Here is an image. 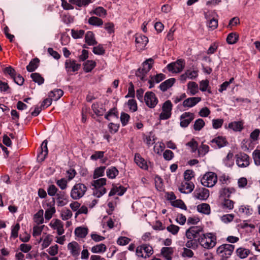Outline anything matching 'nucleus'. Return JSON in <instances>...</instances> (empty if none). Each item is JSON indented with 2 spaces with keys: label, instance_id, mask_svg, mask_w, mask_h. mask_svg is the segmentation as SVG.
<instances>
[{
  "label": "nucleus",
  "instance_id": "obj_1",
  "mask_svg": "<svg viewBox=\"0 0 260 260\" xmlns=\"http://www.w3.org/2000/svg\"><path fill=\"white\" fill-rule=\"evenodd\" d=\"M187 239L185 246L196 250L199 245L206 249H211L216 244V236L213 233H204L201 226H192L185 232Z\"/></svg>",
  "mask_w": 260,
  "mask_h": 260
},
{
  "label": "nucleus",
  "instance_id": "obj_2",
  "mask_svg": "<svg viewBox=\"0 0 260 260\" xmlns=\"http://www.w3.org/2000/svg\"><path fill=\"white\" fill-rule=\"evenodd\" d=\"M106 182L107 179L105 178L97 179L92 181L91 184L95 188L93 194L95 197L100 198L106 193L107 190L104 186L106 184Z\"/></svg>",
  "mask_w": 260,
  "mask_h": 260
},
{
  "label": "nucleus",
  "instance_id": "obj_3",
  "mask_svg": "<svg viewBox=\"0 0 260 260\" xmlns=\"http://www.w3.org/2000/svg\"><path fill=\"white\" fill-rule=\"evenodd\" d=\"M86 186L81 183H76L72 187L70 196L74 200H77L82 198L87 191Z\"/></svg>",
  "mask_w": 260,
  "mask_h": 260
},
{
  "label": "nucleus",
  "instance_id": "obj_4",
  "mask_svg": "<svg viewBox=\"0 0 260 260\" xmlns=\"http://www.w3.org/2000/svg\"><path fill=\"white\" fill-rule=\"evenodd\" d=\"M234 248L235 246L233 245L224 244L217 248L216 253L223 259H226L232 255Z\"/></svg>",
  "mask_w": 260,
  "mask_h": 260
},
{
  "label": "nucleus",
  "instance_id": "obj_5",
  "mask_svg": "<svg viewBox=\"0 0 260 260\" xmlns=\"http://www.w3.org/2000/svg\"><path fill=\"white\" fill-rule=\"evenodd\" d=\"M217 181V177L215 173L208 172L202 178L201 182L202 184L207 187H212Z\"/></svg>",
  "mask_w": 260,
  "mask_h": 260
},
{
  "label": "nucleus",
  "instance_id": "obj_6",
  "mask_svg": "<svg viewBox=\"0 0 260 260\" xmlns=\"http://www.w3.org/2000/svg\"><path fill=\"white\" fill-rule=\"evenodd\" d=\"M136 253L137 256L146 258L152 254L153 248L149 245L142 244L137 247Z\"/></svg>",
  "mask_w": 260,
  "mask_h": 260
},
{
  "label": "nucleus",
  "instance_id": "obj_7",
  "mask_svg": "<svg viewBox=\"0 0 260 260\" xmlns=\"http://www.w3.org/2000/svg\"><path fill=\"white\" fill-rule=\"evenodd\" d=\"M173 105L170 101H166L162 106V112L159 115V118L162 120L169 119L171 116Z\"/></svg>",
  "mask_w": 260,
  "mask_h": 260
},
{
  "label": "nucleus",
  "instance_id": "obj_8",
  "mask_svg": "<svg viewBox=\"0 0 260 260\" xmlns=\"http://www.w3.org/2000/svg\"><path fill=\"white\" fill-rule=\"evenodd\" d=\"M195 115L193 113L185 112L182 113L180 117V125L185 128L188 126L190 122L194 119Z\"/></svg>",
  "mask_w": 260,
  "mask_h": 260
},
{
  "label": "nucleus",
  "instance_id": "obj_9",
  "mask_svg": "<svg viewBox=\"0 0 260 260\" xmlns=\"http://www.w3.org/2000/svg\"><path fill=\"white\" fill-rule=\"evenodd\" d=\"M146 105L150 108H154L158 103V99L152 91L146 92L144 96Z\"/></svg>",
  "mask_w": 260,
  "mask_h": 260
},
{
  "label": "nucleus",
  "instance_id": "obj_10",
  "mask_svg": "<svg viewBox=\"0 0 260 260\" xmlns=\"http://www.w3.org/2000/svg\"><path fill=\"white\" fill-rule=\"evenodd\" d=\"M236 162L239 167L245 168L248 167L250 164L249 156L244 153H240L236 155Z\"/></svg>",
  "mask_w": 260,
  "mask_h": 260
},
{
  "label": "nucleus",
  "instance_id": "obj_11",
  "mask_svg": "<svg viewBox=\"0 0 260 260\" xmlns=\"http://www.w3.org/2000/svg\"><path fill=\"white\" fill-rule=\"evenodd\" d=\"M185 63L183 60L179 59L176 62L169 63L167 65L168 70L172 73H178L181 72L184 69Z\"/></svg>",
  "mask_w": 260,
  "mask_h": 260
},
{
  "label": "nucleus",
  "instance_id": "obj_12",
  "mask_svg": "<svg viewBox=\"0 0 260 260\" xmlns=\"http://www.w3.org/2000/svg\"><path fill=\"white\" fill-rule=\"evenodd\" d=\"M193 197L196 199L200 200H206L209 196V191L205 188H197L193 193Z\"/></svg>",
  "mask_w": 260,
  "mask_h": 260
},
{
  "label": "nucleus",
  "instance_id": "obj_13",
  "mask_svg": "<svg viewBox=\"0 0 260 260\" xmlns=\"http://www.w3.org/2000/svg\"><path fill=\"white\" fill-rule=\"evenodd\" d=\"M81 65L77 63L76 61L72 59H67L65 62V68L68 72H74L78 71Z\"/></svg>",
  "mask_w": 260,
  "mask_h": 260
},
{
  "label": "nucleus",
  "instance_id": "obj_14",
  "mask_svg": "<svg viewBox=\"0 0 260 260\" xmlns=\"http://www.w3.org/2000/svg\"><path fill=\"white\" fill-rule=\"evenodd\" d=\"M194 188V184L191 182L183 181L179 187V190L183 193H189Z\"/></svg>",
  "mask_w": 260,
  "mask_h": 260
},
{
  "label": "nucleus",
  "instance_id": "obj_15",
  "mask_svg": "<svg viewBox=\"0 0 260 260\" xmlns=\"http://www.w3.org/2000/svg\"><path fill=\"white\" fill-rule=\"evenodd\" d=\"M226 140L222 136H218L210 141V145L215 148H220L226 145Z\"/></svg>",
  "mask_w": 260,
  "mask_h": 260
},
{
  "label": "nucleus",
  "instance_id": "obj_16",
  "mask_svg": "<svg viewBox=\"0 0 260 260\" xmlns=\"http://www.w3.org/2000/svg\"><path fill=\"white\" fill-rule=\"evenodd\" d=\"M50 225L53 229L57 231L58 235H62L64 232L63 223L59 219H55L54 221L52 220L50 222Z\"/></svg>",
  "mask_w": 260,
  "mask_h": 260
},
{
  "label": "nucleus",
  "instance_id": "obj_17",
  "mask_svg": "<svg viewBox=\"0 0 260 260\" xmlns=\"http://www.w3.org/2000/svg\"><path fill=\"white\" fill-rule=\"evenodd\" d=\"M135 42L137 47L142 49L145 48L148 42V39L144 35L138 34L136 36Z\"/></svg>",
  "mask_w": 260,
  "mask_h": 260
},
{
  "label": "nucleus",
  "instance_id": "obj_18",
  "mask_svg": "<svg viewBox=\"0 0 260 260\" xmlns=\"http://www.w3.org/2000/svg\"><path fill=\"white\" fill-rule=\"evenodd\" d=\"M48 154L47 141L44 140L41 146V151L38 155L39 161H43Z\"/></svg>",
  "mask_w": 260,
  "mask_h": 260
},
{
  "label": "nucleus",
  "instance_id": "obj_19",
  "mask_svg": "<svg viewBox=\"0 0 260 260\" xmlns=\"http://www.w3.org/2000/svg\"><path fill=\"white\" fill-rule=\"evenodd\" d=\"M68 249L70 251L73 256H77L79 255L80 247L77 242L73 241L69 243L68 245Z\"/></svg>",
  "mask_w": 260,
  "mask_h": 260
},
{
  "label": "nucleus",
  "instance_id": "obj_20",
  "mask_svg": "<svg viewBox=\"0 0 260 260\" xmlns=\"http://www.w3.org/2000/svg\"><path fill=\"white\" fill-rule=\"evenodd\" d=\"M201 101L200 97L189 98L185 100L183 102V106L184 107L191 108L197 105Z\"/></svg>",
  "mask_w": 260,
  "mask_h": 260
},
{
  "label": "nucleus",
  "instance_id": "obj_21",
  "mask_svg": "<svg viewBox=\"0 0 260 260\" xmlns=\"http://www.w3.org/2000/svg\"><path fill=\"white\" fill-rule=\"evenodd\" d=\"M161 254L166 260H172V255L174 253V248L164 247L161 249Z\"/></svg>",
  "mask_w": 260,
  "mask_h": 260
},
{
  "label": "nucleus",
  "instance_id": "obj_22",
  "mask_svg": "<svg viewBox=\"0 0 260 260\" xmlns=\"http://www.w3.org/2000/svg\"><path fill=\"white\" fill-rule=\"evenodd\" d=\"M47 206L48 208L45 212V218L49 220L52 217L53 215L55 213L56 210L54 204L51 205V203H47Z\"/></svg>",
  "mask_w": 260,
  "mask_h": 260
},
{
  "label": "nucleus",
  "instance_id": "obj_23",
  "mask_svg": "<svg viewBox=\"0 0 260 260\" xmlns=\"http://www.w3.org/2000/svg\"><path fill=\"white\" fill-rule=\"evenodd\" d=\"M125 191L126 188L121 185L113 186L109 193V196H113L116 194L118 196H122Z\"/></svg>",
  "mask_w": 260,
  "mask_h": 260
},
{
  "label": "nucleus",
  "instance_id": "obj_24",
  "mask_svg": "<svg viewBox=\"0 0 260 260\" xmlns=\"http://www.w3.org/2000/svg\"><path fill=\"white\" fill-rule=\"evenodd\" d=\"M135 161L141 168L147 170L148 166L145 160L141 157L139 154H136L135 155Z\"/></svg>",
  "mask_w": 260,
  "mask_h": 260
},
{
  "label": "nucleus",
  "instance_id": "obj_25",
  "mask_svg": "<svg viewBox=\"0 0 260 260\" xmlns=\"http://www.w3.org/2000/svg\"><path fill=\"white\" fill-rule=\"evenodd\" d=\"M85 42L90 46H93L97 44L98 42L95 40L94 34L90 31H88L85 36Z\"/></svg>",
  "mask_w": 260,
  "mask_h": 260
},
{
  "label": "nucleus",
  "instance_id": "obj_26",
  "mask_svg": "<svg viewBox=\"0 0 260 260\" xmlns=\"http://www.w3.org/2000/svg\"><path fill=\"white\" fill-rule=\"evenodd\" d=\"M175 82V79L174 78H170L162 82L159 85V88L162 91H166L173 85Z\"/></svg>",
  "mask_w": 260,
  "mask_h": 260
},
{
  "label": "nucleus",
  "instance_id": "obj_27",
  "mask_svg": "<svg viewBox=\"0 0 260 260\" xmlns=\"http://www.w3.org/2000/svg\"><path fill=\"white\" fill-rule=\"evenodd\" d=\"M228 127L235 132H240L243 128V123L241 121H234L229 124Z\"/></svg>",
  "mask_w": 260,
  "mask_h": 260
},
{
  "label": "nucleus",
  "instance_id": "obj_28",
  "mask_svg": "<svg viewBox=\"0 0 260 260\" xmlns=\"http://www.w3.org/2000/svg\"><path fill=\"white\" fill-rule=\"evenodd\" d=\"M63 94V92L60 89H56L51 91L49 93V97L51 98L52 100L57 101Z\"/></svg>",
  "mask_w": 260,
  "mask_h": 260
},
{
  "label": "nucleus",
  "instance_id": "obj_29",
  "mask_svg": "<svg viewBox=\"0 0 260 260\" xmlns=\"http://www.w3.org/2000/svg\"><path fill=\"white\" fill-rule=\"evenodd\" d=\"M107 247L105 244L101 243L93 246L91 248V251L94 253H103L106 251Z\"/></svg>",
  "mask_w": 260,
  "mask_h": 260
},
{
  "label": "nucleus",
  "instance_id": "obj_30",
  "mask_svg": "<svg viewBox=\"0 0 260 260\" xmlns=\"http://www.w3.org/2000/svg\"><path fill=\"white\" fill-rule=\"evenodd\" d=\"M88 234V229L83 227H78L75 230V235L79 238H83L86 237Z\"/></svg>",
  "mask_w": 260,
  "mask_h": 260
},
{
  "label": "nucleus",
  "instance_id": "obj_31",
  "mask_svg": "<svg viewBox=\"0 0 260 260\" xmlns=\"http://www.w3.org/2000/svg\"><path fill=\"white\" fill-rule=\"evenodd\" d=\"M165 78V75L163 74H157L154 78H152L151 80L148 81L150 84L149 88H151L154 86V83H159Z\"/></svg>",
  "mask_w": 260,
  "mask_h": 260
},
{
  "label": "nucleus",
  "instance_id": "obj_32",
  "mask_svg": "<svg viewBox=\"0 0 260 260\" xmlns=\"http://www.w3.org/2000/svg\"><path fill=\"white\" fill-rule=\"evenodd\" d=\"M197 210L199 212L208 215L210 213V207L209 204L202 203L197 206Z\"/></svg>",
  "mask_w": 260,
  "mask_h": 260
},
{
  "label": "nucleus",
  "instance_id": "obj_33",
  "mask_svg": "<svg viewBox=\"0 0 260 260\" xmlns=\"http://www.w3.org/2000/svg\"><path fill=\"white\" fill-rule=\"evenodd\" d=\"M43 214V210L41 209L34 215V220L38 225L44 222Z\"/></svg>",
  "mask_w": 260,
  "mask_h": 260
},
{
  "label": "nucleus",
  "instance_id": "obj_34",
  "mask_svg": "<svg viewBox=\"0 0 260 260\" xmlns=\"http://www.w3.org/2000/svg\"><path fill=\"white\" fill-rule=\"evenodd\" d=\"M39 63V59L38 58H35L31 60L26 67L27 71L29 72L34 71L38 68Z\"/></svg>",
  "mask_w": 260,
  "mask_h": 260
},
{
  "label": "nucleus",
  "instance_id": "obj_35",
  "mask_svg": "<svg viewBox=\"0 0 260 260\" xmlns=\"http://www.w3.org/2000/svg\"><path fill=\"white\" fill-rule=\"evenodd\" d=\"M105 169L106 167L105 166H101L95 168L93 172V178L96 179L104 176Z\"/></svg>",
  "mask_w": 260,
  "mask_h": 260
},
{
  "label": "nucleus",
  "instance_id": "obj_36",
  "mask_svg": "<svg viewBox=\"0 0 260 260\" xmlns=\"http://www.w3.org/2000/svg\"><path fill=\"white\" fill-rule=\"evenodd\" d=\"M91 2V0H69V3L71 4L75 5L79 7H86Z\"/></svg>",
  "mask_w": 260,
  "mask_h": 260
},
{
  "label": "nucleus",
  "instance_id": "obj_37",
  "mask_svg": "<svg viewBox=\"0 0 260 260\" xmlns=\"http://www.w3.org/2000/svg\"><path fill=\"white\" fill-rule=\"evenodd\" d=\"M119 171L115 167H111L106 171V175L109 178L114 179L118 175Z\"/></svg>",
  "mask_w": 260,
  "mask_h": 260
},
{
  "label": "nucleus",
  "instance_id": "obj_38",
  "mask_svg": "<svg viewBox=\"0 0 260 260\" xmlns=\"http://www.w3.org/2000/svg\"><path fill=\"white\" fill-rule=\"evenodd\" d=\"M233 156V153L231 152H229L226 157L223 159V162L226 167H231L234 165V160Z\"/></svg>",
  "mask_w": 260,
  "mask_h": 260
},
{
  "label": "nucleus",
  "instance_id": "obj_39",
  "mask_svg": "<svg viewBox=\"0 0 260 260\" xmlns=\"http://www.w3.org/2000/svg\"><path fill=\"white\" fill-rule=\"evenodd\" d=\"M88 22L89 24L97 26H101L103 24V21L101 19L95 16L90 17Z\"/></svg>",
  "mask_w": 260,
  "mask_h": 260
},
{
  "label": "nucleus",
  "instance_id": "obj_40",
  "mask_svg": "<svg viewBox=\"0 0 260 260\" xmlns=\"http://www.w3.org/2000/svg\"><path fill=\"white\" fill-rule=\"evenodd\" d=\"M85 34V31L82 29H74L71 30V36L75 39L82 38Z\"/></svg>",
  "mask_w": 260,
  "mask_h": 260
},
{
  "label": "nucleus",
  "instance_id": "obj_41",
  "mask_svg": "<svg viewBox=\"0 0 260 260\" xmlns=\"http://www.w3.org/2000/svg\"><path fill=\"white\" fill-rule=\"evenodd\" d=\"M205 17L207 20H209V22L208 24L209 27L213 30L217 28L218 26V20L217 19L214 18L210 19L206 13H205Z\"/></svg>",
  "mask_w": 260,
  "mask_h": 260
},
{
  "label": "nucleus",
  "instance_id": "obj_42",
  "mask_svg": "<svg viewBox=\"0 0 260 260\" xmlns=\"http://www.w3.org/2000/svg\"><path fill=\"white\" fill-rule=\"evenodd\" d=\"M152 62L153 59L152 58H149L143 63L142 67L141 68L144 71V73H148L149 72L152 68L151 64Z\"/></svg>",
  "mask_w": 260,
  "mask_h": 260
},
{
  "label": "nucleus",
  "instance_id": "obj_43",
  "mask_svg": "<svg viewBox=\"0 0 260 260\" xmlns=\"http://www.w3.org/2000/svg\"><path fill=\"white\" fill-rule=\"evenodd\" d=\"M238 35L235 32L229 34L226 38V42L229 44L236 43L238 40Z\"/></svg>",
  "mask_w": 260,
  "mask_h": 260
},
{
  "label": "nucleus",
  "instance_id": "obj_44",
  "mask_svg": "<svg viewBox=\"0 0 260 260\" xmlns=\"http://www.w3.org/2000/svg\"><path fill=\"white\" fill-rule=\"evenodd\" d=\"M233 188H222L219 192L220 197L223 198L224 199L230 198L231 194L233 192Z\"/></svg>",
  "mask_w": 260,
  "mask_h": 260
},
{
  "label": "nucleus",
  "instance_id": "obj_45",
  "mask_svg": "<svg viewBox=\"0 0 260 260\" xmlns=\"http://www.w3.org/2000/svg\"><path fill=\"white\" fill-rule=\"evenodd\" d=\"M52 236L51 235H47L43 240V242L41 244L42 248L45 249L48 247L52 241Z\"/></svg>",
  "mask_w": 260,
  "mask_h": 260
},
{
  "label": "nucleus",
  "instance_id": "obj_46",
  "mask_svg": "<svg viewBox=\"0 0 260 260\" xmlns=\"http://www.w3.org/2000/svg\"><path fill=\"white\" fill-rule=\"evenodd\" d=\"M92 13L99 17H105L107 11L102 7H98L92 11Z\"/></svg>",
  "mask_w": 260,
  "mask_h": 260
},
{
  "label": "nucleus",
  "instance_id": "obj_47",
  "mask_svg": "<svg viewBox=\"0 0 260 260\" xmlns=\"http://www.w3.org/2000/svg\"><path fill=\"white\" fill-rule=\"evenodd\" d=\"M237 255L241 258H246L249 254V250L247 249L239 248L236 250Z\"/></svg>",
  "mask_w": 260,
  "mask_h": 260
},
{
  "label": "nucleus",
  "instance_id": "obj_48",
  "mask_svg": "<svg viewBox=\"0 0 260 260\" xmlns=\"http://www.w3.org/2000/svg\"><path fill=\"white\" fill-rule=\"evenodd\" d=\"M234 203L233 201L225 199L221 203V206L223 209H228L231 210L234 208Z\"/></svg>",
  "mask_w": 260,
  "mask_h": 260
},
{
  "label": "nucleus",
  "instance_id": "obj_49",
  "mask_svg": "<svg viewBox=\"0 0 260 260\" xmlns=\"http://www.w3.org/2000/svg\"><path fill=\"white\" fill-rule=\"evenodd\" d=\"M33 81L37 83L39 85L42 84L44 83V78L37 73H32L30 75Z\"/></svg>",
  "mask_w": 260,
  "mask_h": 260
},
{
  "label": "nucleus",
  "instance_id": "obj_50",
  "mask_svg": "<svg viewBox=\"0 0 260 260\" xmlns=\"http://www.w3.org/2000/svg\"><path fill=\"white\" fill-rule=\"evenodd\" d=\"M95 66V62L93 60H87L84 64V70L86 72H90Z\"/></svg>",
  "mask_w": 260,
  "mask_h": 260
},
{
  "label": "nucleus",
  "instance_id": "obj_51",
  "mask_svg": "<svg viewBox=\"0 0 260 260\" xmlns=\"http://www.w3.org/2000/svg\"><path fill=\"white\" fill-rule=\"evenodd\" d=\"M205 123L203 119L199 118L197 119L193 124V128L195 131H200L205 125Z\"/></svg>",
  "mask_w": 260,
  "mask_h": 260
},
{
  "label": "nucleus",
  "instance_id": "obj_52",
  "mask_svg": "<svg viewBox=\"0 0 260 260\" xmlns=\"http://www.w3.org/2000/svg\"><path fill=\"white\" fill-rule=\"evenodd\" d=\"M112 117L118 118V112L115 108L110 109L105 116V118L108 120H110Z\"/></svg>",
  "mask_w": 260,
  "mask_h": 260
},
{
  "label": "nucleus",
  "instance_id": "obj_53",
  "mask_svg": "<svg viewBox=\"0 0 260 260\" xmlns=\"http://www.w3.org/2000/svg\"><path fill=\"white\" fill-rule=\"evenodd\" d=\"M60 215L62 220H67L72 217L73 214L70 209H66L62 210Z\"/></svg>",
  "mask_w": 260,
  "mask_h": 260
},
{
  "label": "nucleus",
  "instance_id": "obj_54",
  "mask_svg": "<svg viewBox=\"0 0 260 260\" xmlns=\"http://www.w3.org/2000/svg\"><path fill=\"white\" fill-rule=\"evenodd\" d=\"M188 89L192 95H194L198 91V85L194 82H189L188 83Z\"/></svg>",
  "mask_w": 260,
  "mask_h": 260
},
{
  "label": "nucleus",
  "instance_id": "obj_55",
  "mask_svg": "<svg viewBox=\"0 0 260 260\" xmlns=\"http://www.w3.org/2000/svg\"><path fill=\"white\" fill-rule=\"evenodd\" d=\"M252 157L254 164L257 166H260V150H255L252 153Z\"/></svg>",
  "mask_w": 260,
  "mask_h": 260
},
{
  "label": "nucleus",
  "instance_id": "obj_56",
  "mask_svg": "<svg viewBox=\"0 0 260 260\" xmlns=\"http://www.w3.org/2000/svg\"><path fill=\"white\" fill-rule=\"evenodd\" d=\"M44 226V225H42L41 226H34L32 231V236L35 237L40 236L41 234Z\"/></svg>",
  "mask_w": 260,
  "mask_h": 260
},
{
  "label": "nucleus",
  "instance_id": "obj_57",
  "mask_svg": "<svg viewBox=\"0 0 260 260\" xmlns=\"http://www.w3.org/2000/svg\"><path fill=\"white\" fill-rule=\"evenodd\" d=\"M104 151H96L90 156V159L92 160H97L98 159H102L104 156Z\"/></svg>",
  "mask_w": 260,
  "mask_h": 260
},
{
  "label": "nucleus",
  "instance_id": "obj_58",
  "mask_svg": "<svg viewBox=\"0 0 260 260\" xmlns=\"http://www.w3.org/2000/svg\"><path fill=\"white\" fill-rule=\"evenodd\" d=\"M209 147L207 145L202 144L198 149V154L200 156H203L208 153Z\"/></svg>",
  "mask_w": 260,
  "mask_h": 260
},
{
  "label": "nucleus",
  "instance_id": "obj_59",
  "mask_svg": "<svg viewBox=\"0 0 260 260\" xmlns=\"http://www.w3.org/2000/svg\"><path fill=\"white\" fill-rule=\"evenodd\" d=\"M69 181L65 178H61L57 180L56 181V184L60 187L62 190L66 189L67 187V184Z\"/></svg>",
  "mask_w": 260,
  "mask_h": 260
},
{
  "label": "nucleus",
  "instance_id": "obj_60",
  "mask_svg": "<svg viewBox=\"0 0 260 260\" xmlns=\"http://www.w3.org/2000/svg\"><path fill=\"white\" fill-rule=\"evenodd\" d=\"M130 119L129 115L124 112H122L120 115V121L123 126H125Z\"/></svg>",
  "mask_w": 260,
  "mask_h": 260
},
{
  "label": "nucleus",
  "instance_id": "obj_61",
  "mask_svg": "<svg viewBox=\"0 0 260 260\" xmlns=\"http://www.w3.org/2000/svg\"><path fill=\"white\" fill-rule=\"evenodd\" d=\"M92 51L95 54L97 55H103L105 53V50L104 49L103 45L101 44H100L96 47H94L93 48Z\"/></svg>",
  "mask_w": 260,
  "mask_h": 260
},
{
  "label": "nucleus",
  "instance_id": "obj_62",
  "mask_svg": "<svg viewBox=\"0 0 260 260\" xmlns=\"http://www.w3.org/2000/svg\"><path fill=\"white\" fill-rule=\"evenodd\" d=\"M128 108L132 112H135L137 110L138 107L136 100L134 99L129 100L127 102Z\"/></svg>",
  "mask_w": 260,
  "mask_h": 260
},
{
  "label": "nucleus",
  "instance_id": "obj_63",
  "mask_svg": "<svg viewBox=\"0 0 260 260\" xmlns=\"http://www.w3.org/2000/svg\"><path fill=\"white\" fill-rule=\"evenodd\" d=\"M172 205L175 207L186 210V206L184 203L181 200H177L172 203Z\"/></svg>",
  "mask_w": 260,
  "mask_h": 260
},
{
  "label": "nucleus",
  "instance_id": "obj_64",
  "mask_svg": "<svg viewBox=\"0 0 260 260\" xmlns=\"http://www.w3.org/2000/svg\"><path fill=\"white\" fill-rule=\"evenodd\" d=\"M234 215L233 214H228L223 215L221 217V221L225 223H228L234 219Z\"/></svg>",
  "mask_w": 260,
  "mask_h": 260
}]
</instances>
